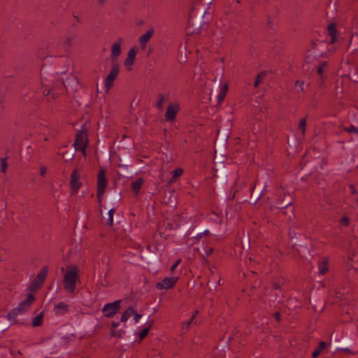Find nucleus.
Listing matches in <instances>:
<instances>
[{"label":"nucleus","mask_w":358,"mask_h":358,"mask_svg":"<svg viewBox=\"0 0 358 358\" xmlns=\"http://www.w3.org/2000/svg\"><path fill=\"white\" fill-rule=\"evenodd\" d=\"M78 270L76 266L68 267L64 276V288L68 293H73L76 289V283L78 280Z\"/></svg>","instance_id":"nucleus-1"},{"label":"nucleus","mask_w":358,"mask_h":358,"mask_svg":"<svg viewBox=\"0 0 358 358\" xmlns=\"http://www.w3.org/2000/svg\"><path fill=\"white\" fill-rule=\"evenodd\" d=\"M81 43L78 34L70 33L67 34L63 41L57 45L59 52L64 55L70 52L71 48L78 45Z\"/></svg>","instance_id":"nucleus-2"},{"label":"nucleus","mask_w":358,"mask_h":358,"mask_svg":"<svg viewBox=\"0 0 358 358\" xmlns=\"http://www.w3.org/2000/svg\"><path fill=\"white\" fill-rule=\"evenodd\" d=\"M35 296L32 294H28L27 298L19 303L18 306L13 309L8 314V318L14 320L19 314L25 313L35 301Z\"/></svg>","instance_id":"nucleus-3"},{"label":"nucleus","mask_w":358,"mask_h":358,"mask_svg":"<svg viewBox=\"0 0 358 358\" xmlns=\"http://www.w3.org/2000/svg\"><path fill=\"white\" fill-rule=\"evenodd\" d=\"M88 140L86 131H79L76 135V140L73 143L75 149L80 151L83 155H86V148Z\"/></svg>","instance_id":"nucleus-4"},{"label":"nucleus","mask_w":358,"mask_h":358,"mask_svg":"<svg viewBox=\"0 0 358 358\" xmlns=\"http://www.w3.org/2000/svg\"><path fill=\"white\" fill-rule=\"evenodd\" d=\"M119 65L116 61H112L111 69L109 74L104 80V86L106 92H108L113 85L114 80L119 74Z\"/></svg>","instance_id":"nucleus-5"},{"label":"nucleus","mask_w":358,"mask_h":358,"mask_svg":"<svg viewBox=\"0 0 358 358\" xmlns=\"http://www.w3.org/2000/svg\"><path fill=\"white\" fill-rule=\"evenodd\" d=\"M107 183L108 182L106 178V171L104 169H100L98 174V185L96 192L97 199L99 203L101 202V199L105 192Z\"/></svg>","instance_id":"nucleus-6"},{"label":"nucleus","mask_w":358,"mask_h":358,"mask_svg":"<svg viewBox=\"0 0 358 358\" xmlns=\"http://www.w3.org/2000/svg\"><path fill=\"white\" fill-rule=\"evenodd\" d=\"M121 302V300H117L105 304L102 309L103 315L108 318L113 317L120 310Z\"/></svg>","instance_id":"nucleus-7"},{"label":"nucleus","mask_w":358,"mask_h":358,"mask_svg":"<svg viewBox=\"0 0 358 358\" xmlns=\"http://www.w3.org/2000/svg\"><path fill=\"white\" fill-rule=\"evenodd\" d=\"M48 271V267L47 266H43L40 270V271L37 274V276L31 284V289H38L43 285L45 280V278H47Z\"/></svg>","instance_id":"nucleus-8"},{"label":"nucleus","mask_w":358,"mask_h":358,"mask_svg":"<svg viewBox=\"0 0 358 358\" xmlns=\"http://www.w3.org/2000/svg\"><path fill=\"white\" fill-rule=\"evenodd\" d=\"M80 176L78 169H74L70 177V185L74 193H77L78 190L81 187L82 184L80 182Z\"/></svg>","instance_id":"nucleus-9"},{"label":"nucleus","mask_w":358,"mask_h":358,"mask_svg":"<svg viewBox=\"0 0 358 358\" xmlns=\"http://www.w3.org/2000/svg\"><path fill=\"white\" fill-rule=\"evenodd\" d=\"M178 280V278L174 276L165 278L160 282H157L156 287L159 289H167L175 286Z\"/></svg>","instance_id":"nucleus-10"},{"label":"nucleus","mask_w":358,"mask_h":358,"mask_svg":"<svg viewBox=\"0 0 358 358\" xmlns=\"http://www.w3.org/2000/svg\"><path fill=\"white\" fill-rule=\"evenodd\" d=\"M124 43L122 38H119L115 42H114L111 47V55L110 57L114 61L115 59L117 58L122 52L121 45Z\"/></svg>","instance_id":"nucleus-11"},{"label":"nucleus","mask_w":358,"mask_h":358,"mask_svg":"<svg viewBox=\"0 0 358 358\" xmlns=\"http://www.w3.org/2000/svg\"><path fill=\"white\" fill-rule=\"evenodd\" d=\"M137 54V50L135 47L131 48L128 53L126 59L124 60V64L128 71L131 70V66L134 64L136 56Z\"/></svg>","instance_id":"nucleus-12"},{"label":"nucleus","mask_w":358,"mask_h":358,"mask_svg":"<svg viewBox=\"0 0 358 358\" xmlns=\"http://www.w3.org/2000/svg\"><path fill=\"white\" fill-rule=\"evenodd\" d=\"M179 110V105L178 103L170 104L166 110L165 118L168 121H172L175 119Z\"/></svg>","instance_id":"nucleus-13"},{"label":"nucleus","mask_w":358,"mask_h":358,"mask_svg":"<svg viewBox=\"0 0 358 358\" xmlns=\"http://www.w3.org/2000/svg\"><path fill=\"white\" fill-rule=\"evenodd\" d=\"M153 34L154 30L150 29L139 38V43L143 50L145 48L147 43L150 41Z\"/></svg>","instance_id":"nucleus-14"},{"label":"nucleus","mask_w":358,"mask_h":358,"mask_svg":"<svg viewBox=\"0 0 358 358\" xmlns=\"http://www.w3.org/2000/svg\"><path fill=\"white\" fill-rule=\"evenodd\" d=\"M69 310V306L64 302H59L54 308V312L56 315H64Z\"/></svg>","instance_id":"nucleus-15"},{"label":"nucleus","mask_w":358,"mask_h":358,"mask_svg":"<svg viewBox=\"0 0 358 358\" xmlns=\"http://www.w3.org/2000/svg\"><path fill=\"white\" fill-rule=\"evenodd\" d=\"M327 34L330 36V43H334L336 41L337 29L335 23L330 24L327 27Z\"/></svg>","instance_id":"nucleus-16"},{"label":"nucleus","mask_w":358,"mask_h":358,"mask_svg":"<svg viewBox=\"0 0 358 358\" xmlns=\"http://www.w3.org/2000/svg\"><path fill=\"white\" fill-rule=\"evenodd\" d=\"M350 193H351V200L352 203L353 208H358V191L356 189L355 187L352 185L349 186Z\"/></svg>","instance_id":"nucleus-17"},{"label":"nucleus","mask_w":358,"mask_h":358,"mask_svg":"<svg viewBox=\"0 0 358 358\" xmlns=\"http://www.w3.org/2000/svg\"><path fill=\"white\" fill-rule=\"evenodd\" d=\"M144 180L142 178H138L136 180L133 181L131 184V187L134 190V193L138 194L139 189L141 188Z\"/></svg>","instance_id":"nucleus-18"},{"label":"nucleus","mask_w":358,"mask_h":358,"mask_svg":"<svg viewBox=\"0 0 358 358\" xmlns=\"http://www.w3.org/2000/svg\"><path fill=\"white\" fill-rule=\"evenodd\" d=\"M327 347V343L324 341H320L318 344L317 348L313 352L312 357L317 358L321 353L322 350Z\"/></svg>","instance_id":"nucleus-19"},{"label":"nucleus","mask_w":358,"mask_h":358,"mask_svg":"<svg viewBox=\"0 0 358 358\" xmlns=\"http://www.w3.org/2000/svg\"><path fill=\"white\" fill-rule=\"evenodd\" d=\"M227 90H228V85L227 84H224L222 87V88H221V90H220V92H219V94L217 95L218 103H222L224 101V98L226 96Z\"/></svg>","instance_id":"nucleus-20"},{"label":"nucleus","mask_w":358,"mask_h":358,"mask_svg":"<svg viewBox=\"0 0 358 358\" xmlns=\"http://www.w3.org/2000/svg\"><path fill=\"white\" fill-rule=\"evenodd\" d=\"M134 313V310L129 307L121 315L120 322H125Z\"/></svg>","instance_id":"nucleus-21"},{"label":"nucleus","mask_w":358,"mask_h":358,"mask_svg":"<svg viewBox=\"0 0 358 358\" xmlns=\"http://www.w3.org/2000/svg\"><path fill=\"white\" fill-rule=\"evenodd\" d=\"M319 272L320 274H324L328 271V262L327 259H323L318 264Z\"/></svg>","instance_id":"nucleus-22"},{"label":"nucleus","mask_w":358,"mask_h":358,"mask_svg":"<svg viewBox=\"0 0 358 358\" xmlns=\"http://www.w3.org/2000/svg\"><path fill=\"white\" fill-rule=\"evenodd\" d=\"M328 69V64L326 62H321L317 68V73L321 77L323 76V73L325 72Z\"/></svg>","instance_id":"nucleus-23"},{"label":"nucleus","mask_w":358,"mask_h":358,"mask_svg":"<svg viewBox=\"0 0 358 358\" xmlns=\"http://www.w3.org/2000/svg\"><path fill=\"white\" fill-rule=\"evenodd\" d=\"M119 322H113L112 323V329H111V334H112V336H116V337H121L122 336V333H124V331H120L118 332H116L115 331V329L117 328L118 326H119Z\"/></svg>","instance_id":"nucleus-24"},{"label":"nucleus","mask_w":358,"mask_h":358,"mask_svg":"<svg viewBox=\"0 0 358 358\" xmlns=\"http://www.w3.org/2000/svg\"><path fill=\"white\" fill-rule=\"evenodd\" d=\"M152 325V322H151L146 328H144L143 329H142L141 331H139L138 337L141 340H143L144 338H145L147 336Z\"/></svg>","instance_id":"nucleus-25"},{"label":"nucleus","mask_w":358,"mask_h":358,"mask_svg":"<svg viewBox=\"0 0 358 358\" xmlns=\"http://www.w3.org/2000/svg\"><path fill=\"white\" fill-rule=\"evenodd\" d=\"M165 101V96L163 94H159L157 95V107L162 110L163 109V104Z\"/></svg>","instance_id":"nucleus-26"},{"label":"nucleus","mask_w":358,"mask_h":358,"mask_svg":"<svg viewBox=\"0 0 358 358\" xmlns=\"http://www.w3.org/2000/svg\"><path fill=\"white\" fill-rule=\"evenodd\" d=\"M43 321V315L42 313L36 315L35 317H34L32 320V325L34 327H38L41 326Z\"/></svg>","instance_id":"nucleus-27"},{"label":"nucleus","mask_w":358,"mask_h":358,"mask_svg":"<svg viewBox=\"0 0 358 358\" xmlns=\"http://www.w3.org/2000/svg\"><path fill=\"white\" fill-rule=\"evenodd\" d=\"M197 313H198V312H197V311H196V312L192 315V316L191 317V318H190L188 321L182 322V328L183 329H186V330H187V329L189 328V327L190 326V324H192V322H193V320H194V318H195V317H196V315Z\"/></svg>","instance_id":"nucleus-28"},{"label":"nucleus","mask_w":358,"mask_h":358,"mask_svg":"<svg viewBox=\"0 0 358 358\" xmlns=\"http://www.w3.org/2000/svg\"><path fill=\"white\" fill-rule=\"evenodd\" d=\"M182 169L180 168H176L172 171V180H176L177 178L180 176L182 174Z\"/></svg>","instance_id":"nucleus-29"},{"label":"nucleus","mask_w":358,"mask_h":358,"mask_svg":"<svg viewBox=\"0 0 358 358\" xmlns=\"http://www.w3.org/2000/svg\"><path fill=\"white\" fill-rule=\"evenodd\" d=\"M264 76L265 74L263 73H261L259 74H258L256 78H255V83H254V87L256 88L259 86V83L262 81V80L264 79Z\"/></svg>","instance_id":"nucleus-30"},{"label":"nucleus","mask_w":358,"mask_h":358,"mask_svg":"<svg viewBox=\"0 0 358 358\" xmlns=\"http://www.w3.org/2000/svg\"><path fill=\"white\" fill-rule=\"evenodd\" d=\"M115 208H111L108 211V219L107 220V224H108L110 226L113 225V215L115 213Z\"/></svg>","instance_id":"nucleus-31"},{"label":"nucleus","mask_w":358,"mask_h":358,"mask_svg":"<svg viewBox=\"0 0 358 358\" xmlns=\"http://www.w3.org/2000/svg\"><path fill=\"white\" fill-rule=\"evenodd\" d=\"M339 223L341 225L343 226V227H348L350 224V219L346 217V216H343L342 217L340 220H339Z\"/></svg>","instance_id":"nucleus-32"},{"label":"nucleus","mask_w":358,"mask_h":358,"mask_svg":"<svg viewBox=\"0 0 358 358\" xmlns=\"http://www.w3.org/2000/svg\"><path fill=\"white\" fill-rule=\"evenodd\" d=\"M299 127L301 131L302 134L303 135L306 129V120L305 118H303L300 120Z\"/></svg>","instance_id":"nucleus-33"},{"label":"nucleus","mask_w":358,"mask_h":358,"mask_svg":"<svg viewBox=\"0 0 358 358\" xmlns=\"http://www.w3.org/2000/svg\"><path fill=\"white\" fill-rule=\"evenodd\" d=\"M163 224L165 225L166 229H175L177 227L176 224L171 223L169 220H165Z\"/></svg>","instance_id":"nucleus-34"},{"label":"nucleus","mask_w":358,"mask_h":358,"mask_svg":"<svg viewBox=\"0 0 358 358\" xmlns=\"http://www.w3.org/2000/svg\"><path fill=\"white\" fill-rule=\"evenodd\" d=\"M62 157L66 162L71 161L73 159V157H74V155L73 153H71V152L69 153L68 152H66L65 153H63Z\"/></svg>","instance_id":"nucleus-35"},{"label":"nucleus","mask_w":358,"mask_h":358,"mask_svg":"<svg viewBox=\"0 0 358 358\" xmlns=\"http://www.w3.org/2000/svg\"><path fill=\"white\" fill-rule=\"evenodd\" d=\"M345 130L350 134H358V127L351 125L349 127L345 128Z\"/></svg>","instance_id":"nucleus-36"},{"label":"nucleus","mask_w":358,"mask_h":358,"mask_svg":"<svg viewBox=\"0 0 358 358\" xmlns=\"http://www.w3.org/2000/svg\"><path fill=\"white\" fill-rule=\"evenodd\" d=\"M7 162H6V159L5 158H3L1 159V172L3 173H5L6 172V170L7 169Z\"/></svg>","instance_id":"nucleus-37"},{"label":"nucleus","mask_w":358,"mask_h":358,"mask_svg":"<svg viewBox=\"0 0 358 358\" xmlns=\"http://www.w3.org/2000/svg\"><path fill=\"white\" fill-rule=\"evenodd\" d=\"M338 350H341V351H343L347 354H350V355H356L358 354V352H353L352 351L350 348H338Z\"/></svg>","instance_id":"nucleus-38"},{"label":"nucleus","mask_w":358,"mask_h":358,"mask_svg":"<svg viewBox=\"0 0 358 358\" xmlns=\"http://www.w3.org/2000/svg\"><path fill=\"white\" fill-rule=\"evenodd\" d=\"M133 315H134V320L135 321V322H138L142 317V315L138 314V313H136L135 311H134V313H133Z\"/></svg>","instance_id":"nucleus-39"},{"label":"nucleus","mask_w":358,"mask_h":358,"mask_svg":"<svg viewBox=\"0 0 358 358\" xmlns=\"http://www.w3.org/2000/svg\"><path fill=\"white\" fill-rule=\"evenodd\" d=\"M47 169L44 166H41L40 168V175L42 177H44L46 173Z\"/></svg>","instance_id":"nucleus-40"},{"label":"nucleus","mask_w":358,"mask_h":358,"mask_svg":"<svg viewBox=\"0 0 358 358\" xmlns=\"http://www.w3.org/2000/svg\"><path fill=\"white\" fill-rule=\"evenodd\" d=\"M295 85L296 86H299L302 91L303 90L304 83L303 81L296 80V83H295Z\"/></svg>","instance_id":"nucleus-41"},{"label":"nucleus","mask_w":358,"mask_h":358,"mask_svg":"<svg viewBox=\"0 0 358 358\" xmlns=\"http://www.w3.org/2000/svg\"><path fill=\"white\" fill-rule=\"evenodd\" d=\"M180 259H178L171 267V271H173L176 267L178 266V265L180 264Z\"/></svg>","instance_id":"nucleus-42"},{"label":"nucleus","mask_w":358,"mask_h":358,"mask_svg":"<svg viewBox=\"0 0 358 358\" xmlns=\"http://www.w3.org/2000/svg\"><path fill=\"white\" fill-rule=\"evenodd\" d=\"M214 250L213 248H207L205 252H206V255L207 257H209L213 252Z\"/></svg>","instance_id":"nucleus-43"},{"label":"nucleus","mask_w":358,"mask_h":358,"mask_svg":"<svg viewBox=\"0 0 358 358\" xmlns=\"http://www.w3.org/2000/svg\"><path fill=\"white\" fill-rule=\"evenodd\" d=\"M274 318L276 320L277 322L280 321V315L278 312H276L273 314Z\"/></svg>","instance_id":"nucleus-44"},{"label":"nucleus","mask_w":358,"mask_h":358,"mask_svg":"<svg viewBox=\"0 0 358 358\" xmlns=\"http://www.w3.org/2000/svg\"><path fill=\"white\" fill-rule=\"evenodd\" d=\"M97 1H98V3L99 5L103 6L107 2L108 0H97Z\"/></svg>","instance_id":"nucleus-45"},{"label":"nucleus","mask_w":358,"mask_h":358,"mask_svg":"<svg viewBox=\"0 0 358 358\" xmlns=\"http://www.w3.org/2000/svg\"><path fill=\"white\" fill-rule=\"evenodd\" d=\"M277 204L278 205V208H287V207L291 205V203L289 202V203L285 204V206H280L278 203H277Z\"/></svg>","instance_id":"nucleus-46"},{"label":"nucleus","mask_w":358,"mask_h":358,"mask_svg":"<svg viewBox=\"0 0 358 358\" xmlns=\"http://www.w3.org/2000/svg\"><path fill=\"white\" fill-rule=\"evenodd\" d=\"M203 236V234H202V233H201V234H199L196 236V238L197 240H199V239H201Z\"/></svg>","instance_id":"nucleus-47"},{"label":"nucleus","mask_w":358,"mask_h":358,"mask_svg":"<svg viewBox=\"0 0 358 358\" xmlns=\"http://www.w3.org/2000/svg\"><path fill=\"white\" fill-rule=\"evenodd\" d=\"M273 287H274V289H279L280 286L278 284L275 283V284H273Z\"/></svg>","instance_id":"nucleus-48"},{"label":"nucleus","mask_w":358,"mask_h":358,"mask_svg":"<svg viewBox=\"0 0 358 358\" xmlns=\"http://www.w3.org/2000/svg\"><path fill=\"white\" fill-rule=\"evenodd\" d=\"M203 235H208L210 234L209 231L208 230H205L203 232H202Z\"/></svg>","instance_id":"nucleus-49"},{"label":"nucleus","mask_w":358,"mask_h":358,"mask_svg":"<svg viewBox=\"0 0 358 358\" xmlns=\"http://www.w3.org/2000/svg\"><path fill=\"white\" fill-rule=\"evenodd\" d=\"M52 94V90H49L47 93V95L48 94Z\"/></svg>","instance_id":"nucleus-50"},{"label":"nucleus","mask_w":358,"mask_h":358,"mask_svg":"<svg viewBox=\"0 0 358 358\" xmlns=\"http://www.w3.org/2000/svg\"><path fill=\"white\" fill-rule=\"evenodd\" d=\"M55 94H52V99H55Z\"/></svg>","instance_id":"nucleus-51"},{"label":"nucleus","mask_w":358,"mask_h":358,"mask_svg":"<svg viewBox=\"0 0 358 358\" xmlns=\"http://www.w3.org/2000/svg\"><path fill=\"white\" fill-rule=\"evenodd\" d=\"M236 2L239 3H240V0H236Z\"/></svg>","instance_id":"nucleus-52"}]
</instances>
